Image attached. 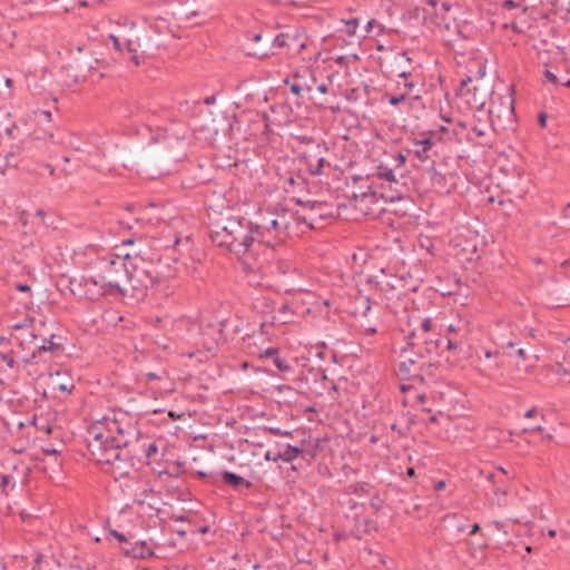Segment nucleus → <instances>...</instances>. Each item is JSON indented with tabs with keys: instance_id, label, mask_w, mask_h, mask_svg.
<instances>
[{
	"instance_id": "nucleus-1",
	"label": "nucleus",
	"mask_w": 570,
	"mask_h": 570,
	"mask_svg": "<svg viewBox=\"0 0 570 570\" xmlns=\"http://www.w3.org/2000/svg\"><path fill=\"white\" fill-rule=\"evenodd\" d=\"M208 237L217 247L236 255L246 269L254 272L259 268L254 258L259 252L254 223L246 217L233 215L210 222Z\"/></svg>"
},
{
	"instance_id": "nucleus-2",
	"label": "nucleus",
	"mask_w": 570,
	"mask_h": 570,
	"mask_svg": "<svg viewBox=\"0 0 570 570\" xmlns=\"http://www.w3.org/2000/svg\"><path fill=\"white\" fill-rule=\"evenodd\" d=\"M108 264L115 272L124 271L125 273H131L150 289L170 276L169 273H166L160 256L157 259H145L144 257H131L130 255H126L122 258L116 256Z\"/></svg>"
},
{
	"instance_id": "nucleus-3",
	"label": "nucleus",
	"mask_w": 570,
	"mask_h": 570,
	"mask_svg": "<svg viewBox=\"0 0 570 570\" xmlns=\"http://www.w3.org/2000/svg\"><path fill=\"white\" fill-rule=\"evenodd\" d=\"M289 214L292 215L293 213L283 209L282 213H274L268 217L262 218L259 223L254 224V232L259 249L262 247L275 249L286 240L291 225L288 219Z\"/></svg>"
},
{
	"instance_id": "nucleus-4",
	"label": "nucleus",
	"mask_w": 570,
	"mask_h": 570,
	"mask_svg": "<svg viewBox=\"0 0 570 570\" xmlns=\"http://www.w3.org/2000/svg\"><path fill=\"white\" fill-rule=\"evenodd\" d=\"M423 353L420 342L410 341L401 350L403 361L399 364L397 375L402 381L413 380L424 383L426 375H432L433 364Z\"/></svg>"
},
{
	"instance_id": "nucleus-5",
	"label": "nucleus",
	"mask_w": 570,
	"mask_h": 570,
	"mask_svg": "<svg viewBox=\"0 0 570 570\" xmlns=\"http://www.w3.org/2000/svg\"><path fill=\"white\" fill-rule=\"evenodd\" d=\"M379 66L386 79L404 75L409 69H415L407 50H390L379 58Z\"/></svg>"
},
{
	"instance_id": "nucleus-6",
	"label": "nucleus",
	"mask_w": 570,
	"mask_h": 570,
	"mask_svg": "<svg viewBox=\"0 0 570 570\" xmlns=\"http://www.w3.org/2000/svg\"><path fill=\"white\" fill-rule=\"evenodd\" d=\"M126 282L127 284L125 286H121L118 281L109 279V281H101V286L109 287L114 291H116L118 294L122 296L130 297L135 303H140L146 299L148 296V292L150 288L145 286V284L140 281H138L137 277H135L131 273H125Z\"/></svg>"
},
{
	"instance_id": "nucleus-7",
	"label": "nucleus",
	"mask_w": 570,
	"mask_h": 570,
	"mask_svg": "<svg viewBox=\"0 0 570 570\" xmlns=\"http://www.w3.org/2000/svg\"><path fill=\"white\" fill-rule=\"evenodd\" d=\"M100 444L101 443H97L96 441L87 442L88 451L98 463L114 464L118 461L127 462L135 458L141 459V456L138 455L137 450L120 451L116 446H111L109 450L104 451L101 450Z\"/></svg>"
},
{
	"instance_id": "nucleus-8",
	"label": "nucleus",
	"mask_w": 570,
	"mask_h": 570,
	"mask_svg": "<svg viewBox=\"0 0 570 570\" xmlns=\"http://www.w3.org/2000/svg\"><path fill=\"white\" fill-rule=\"evenodd\" d=\"M39 345L32 348L30 355L23 356L21 361L26 364L37 363V357H41L43 354L49 353L50 358L59 356L65 351L66 338L61 335L50 334L45 336L41 334L39 337Z\"/></svg>"
},
{
	"instance_id": "nucleus-9",
	"label": "nucleus",
	"mask_w": 570,
	"mask_h": 570,
	"mask_svg": "<svg viewBox=\"0 0 570 570\" xmlns=\"http://www.w3.org/2000/svg\"><path fill=\"white\" fill-rule=\"evenodd\" d=\"M297 224H304L309 229H320L325 222L333 217L332 206L326 202L316 205L313 210H296L292 214Z\"/></svg>"
},
{
	"instance_id": "nucleus-10",
	"label": "nucleus",
	"mask_w": 570,
	"mask_h": 570,
	"mask_svg": "<svg viewBox=\"0 0 570 570\" xmlns=\"http://www.w3.org/2000/svg\"><path fill=\"white\" fill-rule=\"evenodd\" d=\"M541 291L547 305L552 307L570 306V284L551 279L542 285Z\"/></svg>"
},
{
	"instance_id": "nucleus-11",
	"label": "nucleus",
	"mask_w": 570,
	"mask_h": 570,
	"mask_svg": "<svg viewBox=\"0 0 570 570\" xmlns=\"http://www.w3.org/2000/svg\"><path fill=\"white\" fill-rule=\"evenodd\" d=\"M513 86L510 87L511 92L507 95H500L497 92H492L491 104L489 109V117L491 124L494 125L495 119L500 120L504 118L505 120L511 121L514 116V97H513Z\"/></svg>"
},
{
	"instance_id": "nucleus-12",
	"label": "nucleus",
	"mask_w": 570,
	"mask_h": 570,
	"mask_svg": "<svg viewBox=\"0 0 570 570\" xmlns=\"http://www.w3.org/2000/svg\"><path fill=\"white\" fill-rule=\"evenodd\" d=\"M327 153L328 148L325 144L318 142L299 153L298 159L307 166V171L311 175L320 176L323 175V168L325 166L330 167V164L326 160Z\"/></svg>"
},
{
	"instance_id": "nucleus-13",
	"label": "nucleus",
	"mask_w": 570,
	"mask_h": 570,
	"mask_svg": "<svg viewBox=\"0 0 570 570\" xmlns=\"http://www.w3.org/2000/svg\"><path fill=\"white\" fill-rule=\"evenodd\" d=\"M472 82L471 77H465L461 80L456 95L466 104L471 109L480 110L487 102V89L476 86L470 87Z\"/></svg>"
},
{
	"instance_id": "nucleus-14",
	"label": "nucleus",
	"mask_w": 570,
	"mask_h": 570,
	"mask_svg": "<svg viewBox=\"0 0 570 570\" xmlns=\"http://www.w3.org/2000/svg\"><path fill=\"white\" fill-rule=\"evenodd\" d=\"M273 48H287L288 50L299 53L306 47L305 35L298 29L281 32L273 38Z\"/></svg>"
},
{
	"instance_id": "nucleus-15",
	"label": "nucleus",
	"mask_w": 570,
	"mask_h": 570,
	"mask_svg": "<svg viewBox=\"0 0 570 570\" xmlns=\"http://www.w3.org/2000/svg\"><path fill=\"white\" fill-rule=\"evenodd\" d=\"M179 140L174 136H164L158 141V146L153 149L155 160L158 163H165L168 160L178 161L181 157V151L176 148L179 145Z\"/></svg>"
},
{
	"instance_id": "nucleus-16",
	"label": "nucleus",
	"mask_w": 570,
	"mask_h": 570,
	"mask_svg": "<svg viewBox=\"0 0 570 570\" xmlns=\"http://www.w3.org/2000/svg\"><path fill=\"white\" fill-rule=\"evenodd\" d=\"M246 38L250 42L246 51L247 56L258 59H264L269 56V51L273 48V39L271 36H263L262 32L248 31Z\"/></svg>"
},
{
	"instance_id": "nucleus-17",
	"label": "nucleus",
	"mask_w": 570,
	"mask_h": 570,
	"mask_svg": "<svg viewBox=\"0 0 570 570\" xmlns=\"http://www.w3.org/2000/svg\"><path fill=\"white\" fill-rule=\"evenodd\" d=\"M371 194L374 197H380L385 202H395L403 198L404 184L399 180H390L389 183H381L380 185L373 183L370 186Z\"/></svg>"
},
{
	"instance_id": "nucleus-18",
	"label": "nucleus",
	"mask_w": 570,
	"mask_h": 570,
	"mask_svg": "<svg viewBox=\"0 0 570 570\" xmlns=\"http://www.w3.org/2000/svg\"><path fill=\"white\" fill-rule=\"evenodd\" d=\"M110 40L116 50L120 52H126L128 55V59L136 66H140L141 59L144 58V51H140V42L138 38L127 39L124 42L114 35H110Z\"/></svg>"
},
{
	"instance_id": "nucleus-19",
	"label": "nucleus",
	"mask_w": 570,
	"mask_h": 570,
	"mask_svg": "<svg viewBox=\"0 0 570 570\" xmlns=\"http://www.w3.org/2000/svg\"><path fill=\"white\" fill-rule=\"evenodd\" d=\"M430 175L432 187L440 194H450L455 188V175L450 174H441L434 167V160H432V166L428 169Z\"/></svg>"
},
{
	"instance_id": "nucleus-20",
	"label": "nucleus",
	"mask_w": 570,
	"mask_h": 570,
	"mask_svg": "<svg viewBox=\"0 0 570 570\" xmlns=\"http://www.w3.org/2000/svg\"><path fill=\"white\" fill-rule=\"evenodd\" d=\"M13 330L20 332L19 335H12V337L18 342L19 346L22 350H31L32 351V348H31L32 345H33V348L36 347V345H39V343L37 341L39 340L41 334L38 333V331L36 330V327L32 324H30V325H27L24 323L16 324V325H13Z\"/></svg>"
},
{
	"instance_id": "nucleus-21",
	"label": "nucleus",
	"mask_w": 570,
	"mask_h": 570,
	"mask_svg": "<svg viewBox=\"0 0 570 570\" xmlns=\"http://www.w3.org/2000/svg\"><path fill=\"white\" fill-rule=\"evenodd\" d=\"M125 556L134 559H146L155 556L154 549L146 541L134 540L130 547H121Z\"/></svg>"
},
{
	"instance_id": "nucleus-22",
	"label": "nucleus",
	"mask_w": 570,
	"mask_h": 570,
	"mask_svg": "<svg viewBox=\"0 0 570 570\" xmlns=\"http://www.w3.org/2000/svg\"><path fill=\"white\" fill-rule=\"evenodd\" d=\"M406 340H407V342H410V341L420 342L423 346V353L425 355H430L432 353H439V348H440L441 344H443L442 337L433 340V338L429 337V334L428 335H419L416 331H412L410 334H407Z\"/></svg>"
},
{
	"instance_id": "nucleus-23",
	"label": "nucleus",
	"mask_w": 570,
	"mask_h": 570,
	"mask_svg": "<svg viewBox=\"0 0 570 570\" xmlns=\"http://www.w3.org/2000/svg\"><path fill=\"white\" fill-rule=\"evenodd\" d=\"M109 442L120 451L137 450V444L140 442V433L137 432L134 441L130 439L129 433L111 434Z\"/></svg>"
},
{
	"instance_id": "nucleus-24",
	"label": "nucleus",
	"mask_w": 570,
	"mask_h": 570,
	"mask_svg": "<svg viewBox=\"0 0 570 570\" xmlns=\"http://www.w3.org/2000/svg\"><path fill=\"white\" fill-rule=\"evenodd\" d=\"M78 65H66L62 66L59 72L61 85L71 88L79 83L80 75L78 72Z\"/></svg>"
},
{
	"instance_id": "nucleus-25",
	"label": "nucleus",
	"mask_w": 570,
	"mask_h": 570,
	"mask_svg": "<svg viewBox=\"0 0 570 570\" xmlns=\"http://www.w3.org/2000/svg\"><path fill=\"white\" fill-rule=\"evenodd\" d=\"M413 145L415 147L413 153L417 159L421 161L431 159L429 151L434 146V141H430V138L421 137V139L414 140Z\"/></svg>"
},
{
	"instance_id": "nucleus-26",
	"label": "nucleus",
	"mask_w": 570,
	"mask_h": 570,
	"mask_svg": "<svg viewBox=\"0 0 570 570\" xmlns=\"http://www.w3.org/2000/svg\"><path fill=\"white\" fill-rule=\"evenodd\" d=\"M222 480L225 484L234 489H238L240 487H245L246 489L253 488V483L250 481L230 471H224L222 473Z\"/></svg>"
},
{
	"instance_id": "nucleus-27",
	"label": "nucleus",
	"mask_w": 570,
	"mask_h": 570,
	"mask_svg": "<svg viewBox=\"0 0 570 570\" xmlns=\"http://www.w3.org/2000/svg\"><path fill=\"white\" fill-rule=\"evenodd\" d=\"M91 439L88 441H96L97 443H101L100 448L101 450L106 451L109 450V448L114 446L109 440L111 439V431L108 430L107 432L98 431L97 428L90 429L88 431Z\"/></svg>"
},
{
	"instance_id": "nucleus-28",
	"label": "nucleus",
	"mask_w": 570,
	"mask_h": 570,
	"mask_svg": "<svg viewBox=\"0 0 570 570\" xmlns=\"http://www.w3.org/2000/svg\"><path fill=\"white\" fill-rule=\"evenodd\" d=\"M141 440L142 439L140 438V442L137 444L138 455L141 456V459H138V461L148 462L158 452V446L155 442H150L148 444L145 442L141 443Z\"/></svg>"
},
{
	"instance_id": "nucleus-29",
	"label": "nucleus",
	"mask_w": 570,
	"mask_h": 570,
	"mask_svg": "<svg viewBox=\"0 0 570 570\" xmlns=\"http://www.w3.org/2000/svg\"><path fill=\"white\" fill-rule=\"evenodd\" d=\"M413 18L421 19L423 24H440L441 21H435L432 12L426 7H415L413 10Z\"/></svg>"
},
{
	"instance_id": "nucleus-30",
	"label": "nucleus",
	"mask_w": 570,
	"mask_h": 570,
	"mask_svg": "<svg viewBox=\"0 0 570 570\" xmlns=\"http://www.w3.org/2000/svg\"><path fill=\"white\" fill-rule=\"evenodd\" d=\"M109 534L111 537H114L119 542L120 549H121V547H130L135 540V535H132V534L126 535L125 533H122L118 530H115V529H110Z\"/></svg>"
},
{
	"instance_id": "nucleus-31",
	"label": "nucleus",
	"mask_w": 570,
	"mask_h": 570,
	"mask_svg": "<svg viewBox=\"0 0 570 570\" xmlns=\"http://www.w3.org/2000/svg\"><path fill=\"white\" fill-rule=\"evenodd\" d=\"M273 364L277 367V370L282 373H294V366L286 358L282 357L277 354L273 360Z\"/></svg>"
},
{
	"instance_id": "nucleus-32",
	"label": "nucleus",
	"mask_w": 570,
	"mask_h": 570,
	"mask_svg": "<svg viewBox=\"0 0 570 570\" xmlns=\"http://www.w3.org/2000/svg\"><path fill=\"white\" fill-rule=\"evenodd\" d=\"M449 134V129L445 126H441L436 130H429L421 134V137L430 138V141H442L443 135Z\"/></svg>"
},
{
	"instance_id": "nucleus-33",
	"label": "nucleus",
	"mask_w": 570,
	"mask_h": 570,
	"mask_svg": "<svg viewBox=\"0 0 570 570\" xmlns=\"http://www.w3.org/2000/svg\"><path fill=\"white\" fill-rule=\"evenodd\" d=\"M466 246L462 248V252L466 254L465 259L469 263L476 262L481 258V255L478 250V247L475 244H471L470 242H465Z\"/></svg>"
},
{
	"instance_id": "nucleus-34",
	"label": "nucleus",
	"mask_w": 570,
	"mask_h": 570,
	"mask_svg": "<svg viewBox=\"0 0 570 570\" xmlns=\"http://www.w3.org/2000/svg\"><path fill=\"white\" fill-rule=\"evenodd\" d=\"M303 452V450L298 446H294V445H291V444H287L286 449L284 452H281V455H282V460L284 462H292L293 460H295L296 458H298V455Z\"/></svg>"
},
{
	"instance_id": "nucleus-35",
	"label": "nucleus",
	"mask_w": 570,
	"mask_h": 570,
	"mask_svg": "<svg viewBox=\"0 0 570 570\" xmlns=\"http://www.w3.org/2000/svg\"><path fill=\"white\" fill-rule=\"evenodd\" d=\"M413 423L412 419H409L405 425H400L396 422L391 423L390 428L392 431L396 432L400 439L406 438L410 433L411 425Z\"/></svg>"
},
{
	"instance_id": "nucleus-36",
	"label": "nucleus",
	"mask_w": 570,
	"mask_h": 570,
	"mask_svg": "<svg viewBox=\"0 0 570 570\" xmlns=\"http://www.w3.org/2000/svg\"><path fill=\"white\" fill-rule=\"evenodd\" d=\"M377 179L382 180V183H389L390 180H397L395 178L393 169L380 165L377 167Z\"/></svg>"
},
{
	"instance_id": "nucleus-37",
	"label": "nucleus",
	"mask_w": 570,
	"mask_h": 570,
	"mask_svg": "<svg viewBox=\"0 0 570 570\" xmlns=\"http://www.w3.org/2000/svg\"><path fill=\"white\" fill-rule=\"evenodd\" d=\"M407 98V94L401 92L400 95H392L390 92H384L382 96V100H386L391 106L397 107L400 104L405 101Z\"/></svg>"
},
{
	"instance_id": "nucleus-38",
	"label": "nucleus",
	"mask_w": 570,
	"mask_h": 570,
	"mask_svg": "<svg viewBox=\"0 0 570 570\" xmlns=\"http://www.w3.org/2000/svg\"><path fill=\"white\" fill-rule=\"evenodd\" d=\"M284 82L286 85H289L292 94L297 96V97H299L304 90H306V91H311L312 90V86H303L302 82H296L295 81V82L291 83L288 77L285 79Z\"/></svg>"
},
{
	"instance_id": "nucleus-39",
	"label": "nucleus",
	"mask_w": 570,
	"mask_h": 570,
	"mask_svg": "<svg viewBox=\"0 0 570 570\" xmlns=\"http://www.w3.org/2000/svg\"><path fill=\"white\" fill-rule=\"evenodd\" d=\"M274 269L279 275H286L292 269V264L288 261L278 259L274 264Z\"/></svg>"
},
{
	"instance_id": "nucleus-40",
	"label": "nucleus",
	"mask_w": 570,
	"mask_h": 570,
	"mask_svg": "<svg viewBox=\"0 0 570 570\" xmlns=\"http://www.w3.org/2000/svg\"><path fill=\"white\" fill-rule=\"evenodd\" d=\"M433 330V321L430 317H426L422 321L420 330L416 331L419 335H428Z\"/></svg>"
},
{
	"instance_id": "nucleus-41",
	"label": "nucleus",
	"mask_w": 570,
	"mask_h": 570,
	"mask_svg": "<svg viewBox=\"0 0 570 570\" xmlns=\"http://www.w3.org/2000/svg\"><path fill=\"white\" fill-rule=\"evenodd\" d=\"M12 350L10 351H7V352H1L0 351V358L3 363H6V365L9 367V368H13L17 364V362L14 361L13 356H12Z\"/></svg>"
},
{
	"instance_id": "nucleus-42",
	"label": "nucleus",
	"mask_w": 570,
	"mask_h": 570,
	"mask_svg": "<svg viewBox=\"0 0 570 570\" xmlns=\"http://www.w3.org/2000/svg\"><path fill=\"white\" fill-rule=\"evenodd\" d=\"M295 203L302 207L301 210H313L314 207L318 204H321L322 202H318V200H303L301 198H296L295 199Z\"/></svg>"
},
{
	"instance_id": "nucleus-43",
	"label": "nucleus",
	"mask_w": 570,
	"mask_h": 570,
	"mask_svg": "<svg viewBox=\"0 0 570 570\" xmlns=\"http://www.w3.org/2000/svg\"><path fill=\"white\" fill-rule=\"evenodd\" d=\"M438 0H425L426 8L430 9L435 21H440V12L438 9Z\"/></svg>"
},
{
	"instance_id": "nucleus-44",
	"label": "nucleus",
	"mask_w": 570,
	"mask_h": 570,
	"mask_svg": "<svg viewBox=\"0 0 570 570\" xmlns=\"http://www.w3.org/2000/svg\"><path fill=\"white\" fill-rule=\"evenodd\" d=\"M442 340H443V343H445V348L448 351L456 350V348L461 347V345H462V341H458L452 337H444Z\"/></svg>"
},
{
	"instance_id": "nucleus-45",
	"label": "nucleus",
	"mask_w": 570,
	"mask_h": 570,
	"mask_svg": "<svg viewBox=\"0 0 570 570\" xmlns=\"http://www.w3.org/2000/svg\"><path fill=\"white\" fill-rule=\"evenodd\" d=\"M383 500L377 494L370 500V505L375 512H379L383 508Z\"/></svg>"
},
{
	"instance_id": "nucleus-46",
	"label": "nucleus",
	"mask_w": 570,
	"mask_h": 570,
	"mask_svg": "<svg viewBox=\"0 0 570 570\" xmlns=\"http://www.w3.org/2000/svg\"><path fill=\"white\" fill-rule=\"evenodd\" d=\"M415 87H416V82L413 79L403 81V89H404L403 94H407V97H409Z\"/></svg>"
},
{
	"instance_id": "nucleus-47",
	"label": "nucleus",
	"mask_w": 570,
	"mask_h": 570,
	"mask_svg": "<svg viewBox=\"0 0 570 570\" xmlns=\"http://www.w3.org/2000/svg\"><path fill=\"white\" fill-rule=\"evenodd\" d=\"M277 354H279V351L275 347H268L263 353L259 354V357H268L273 360Z\"/></svg>"
},
{
	"instance_id": "nucleus-48",
	"label": "nucleus",
	"mask_w": 570,
	"mask_h": 570,
	"mask_svg": "<svg viewBox=\"0 0 570 570\" xmlns=\"http://www.w3.org/2000/svg\"><path fill=\"white\" fill-rule=\"evenodd\" d=\"M345 23H346V27H347V32L350 35H354L355 29L358 26V19L352 18V19L347 20Z\"/></svg>"
},
{
	"instance_id": "nucleus-49",
	"label": "nucleus",
	"mask_w": 570,
	"mask_h": 570,
	"mask_svg": "<svg viewBox=\"0 0 570 570\" xmlns=\"http://www.w3.org/2000/svg\"><path fill=\"white\" fill-rule=\"evenodd\" d=\"M286 181L294 186V185H303L305 183V179L302 177V176H297V177H294V176H289Z\"/></svg>"
},
{
	"instance_id": "nucleus-50",
	"label": "nucleus",
	"mask_w": 570,
	"mask_h": 570,
	"mask_svg": "<svg viewBox=\"0 0 570 570\" xmlns=\"http://www.w3.org/2000/svg\"><path fill=\"white\" fill-rule=\"evenodd\" d=\"M41 451L45 453V454H49V455H59L60 454V451L55 449L51 444L47 445V446H42L41 448Z\"/></svg>"
},
{
	"instance_id": "nucleus-51",
	"label": "nucleus",
	"mask_w": 570,
	"mask_h": 570,
	"mask_svg": "<svg viewBox=\"0 0 570 570\" xmlns=\"http://www.w3.org/2000/svg\"><path fill=\"white\" fill-rule=\"evenodd\" d=\"M562 218L566 225L570 227V203L563 207Z\"/></svg>"
},
{
	"instance_id": "nucleus-52",
	"label": "nucleus",
	"mask_w": 570,
	"mask_h": 570,
	"mask_svg": "<svg viewBox=\"0 0 570 570\" xmlns=\"http://www.w3.org/2000/svg\"><path fill=\"white\" fill-rule=\"evenodd\" d=\"M265 460L277 462L278 460H282L281 452L274 454L272 451H267L265 454Z\"/></svg>"
},
{
	"instance_id": "nucleus-53",
	"label": "nucleus",
	"mask_w": 570,
	"mask_h": 570,
	"mask_svg": "<svg viewBox=\"0 0 570 570\" xmlns=\"http://www.w3.org/2000/svg\"><path fill=\"white\" fill-rule=\"evenodd\" d=\"M11 479L12 476L11 475H8V474H3L1 476V482H0V487L2 489V492H6V489L7 487L9 485V483L11 482Z\"/></svg>"
},
{
	"instance_id": "nucleus-54",
	"label": "nucleus",
	"mask_w": 570,
	"mask_h": 570,
	"mask_svg": "<svg viewBox=\"0 0 570 570\" xmlns=\"http://www.w3.org/2000/svg\"><path fill=\"white\" fill-rule=\"evenodd\" d=\"M543 75H544V78H546L549 82H551V83H553V85L559 83L557 76H556L553 72H551L550 70H546Z\"/></svg>"
},
{
	"instance_id": "nucleus-55",
	"label": "nucleus",
	"mask_w": 570,
	"mask_h": 570,
	"mask_svg": "<svg viewBox=\"0 0 570 570\" xmlns=\"http://www.w3.org/2000/svg\"><path fill=\"white\" fill-rule=\"evenodd\" d=\"M46 216H47V213L45 209L38 208L36 210V217L39 218L45 226H49V224L46 223V220H45Z\"/></svg>"
},
{
	"instance_id": "nucleus-56",
	"label": "nucleus",
	"mask_w": 570,
	"mask_h": 570,
	"mask_svg": "<svg viewBox=\"0 0 570 570\" xmlns=\"http://www.w3.org/2000/svg\"><path fill=\"white\" fill-rule=\"evenodd\" d=\"M267 431L272 434V435H283V436H288V435H292L291 432H282L279 429L277 428H268Z\"/></svg>"
},
{
	"instance_id": "nucleus-57",
	"label": "nucleus",
	"mask_w": 570,
	"mask_h": 570,
	"mask_svg": "<svg viewBox=\"0 0 570 570\" xmlns=\"http://www.w3.org/2000/svg\"><path fill=\"white\" fill-rule=\"evenodd\" d=\"M519 4L513 0H504L502 3V8L507 10H511L517 8Z\"/></svg>"
},
{
	"instance_id": "nucleus-58",
	"label": "nucleus",
	"mask_w": 570,
	"mask_h": 570,
	"mask_svg": "<svg viewBox=\"0 0 570 570\" xmlns=\"http://www.w3.org/2000/svg\"><path fill=\"white\" fill-rule=\"evenodd\" d=\"M547 121H548V115L546 112H540L538 115V122H539L540 127L544 128L547 126Z\"/></svg>"
},
{
	"instance_id": "nucleus-59",
	"label": "nucleus",
	"mask_w": 570,
	"mask_h": 570,
	"mask_svg": "<svg viewBox=\"0 0 570 570\" xmlns=\"http://www.w3.org/2000/svg\"><path fill=\"white\" fill-rule=\"evenodd\" d=\"M480 353H482V354H483V357H484V358H491V357H493V356H497V355L499 354V351H494V352H492V351H490V350L481 348V350H480Z\"/></svg>"
},
{
	"instance_id": "nucleus-60",
	"label": "nucleus",
	"mask_w": 570,
	"mask_h": 570,
	"mask_svg": "<svg viewBox=\"0 0 570 570\" xmlns=\"http://www.w3.org/2000/svg\"><path fill=\"white\" fill-rule=\"evenodd\" d=\"M16 289L23 293H31V287L28 284H16Z\"/></svg>"
},
{
	"instance_id": "nucleus-61",
	"label": "nucleus",
	"mask_w": 570,
	"mask_h": 570,
	"mask_svg": "<svg viewBox=\"0 0 570 570\" xmlns=\"http://www.w3.org/2000/svg\"><path fill=\"white\" fill-rule=\"evenodd\" d=\"M18 129V126L12 124L10 127H7L6 128V134L8 137L14 139L16 136H14V131Z\"/></svg>"
},
{
	"instance_id": "nucleus-62",
	"label": "nucleus",
	"mask_w": 570,
	"mask_h": 570,
	"mask_svg": "<svg viewBox=\"0 0 570 570\" xmlns=\"http://www.w3.org/2000/svg\"><path fill=\"white\" fill-rule=\"evenodd\" d=\"M433 488H434V490H435V491H438V492H439V491H442V490H444V489L446 488V481H445V480H439V481H436V482L434 483V487H433Z\"/></svg>"
},
{
	"instance_id": "nucleus-63",
	"label": "nucleus",
	"mask_w": 570,
	"mask_h": 570,
	"mask_svg": "<svg viewBox=\"0 0 570 570\" xmlns=\"http://www.w3.org/2000/svg\"><path fill=\"white\" fill-rule=\"evenodd\" d=\"M376 284L379 285L381 292H385L386 287L394 288V285L390 282H377Z\"/></svg>"
},
{
	"instance_id": "nucleus-64",
	"label": "nucleus",
	"mask_w": 570,
	"mask_h": 570,
	"mask_svg": "<svg viewBox=\"0 0 570 570\" xmlns=\"http://www.w3.org/2000/svg\"><path fill=\"white\" fill-rule=\"evenodd\" d=\"M395 160L397 161V167H400L406 161V156L402 153H399L395 157Z\"/></svg>"
}]
</instances>
